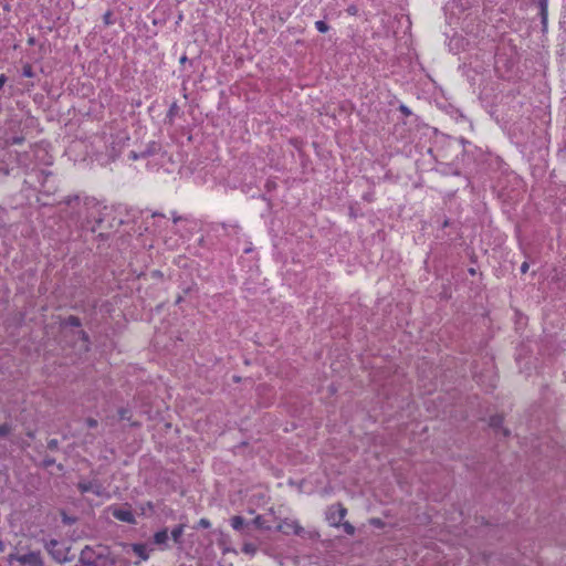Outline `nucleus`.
Returning a JSON list of instances; mask_svg holds the SVG:
<instances>
[{"label": "nucleus", "mask_w": 566, "mask_h": 566, "mask_svg": "<svg viewBox=\"0 0 566 566\" xmlns=\"http://www.w3.org/2000/svg\"><path fill=\"white\" fill-rule=\"evenodd\" d=\"M276 528L285 535L294 534L311 539H317L319 537L318 532L306 531L296 520L292 518L281 520Z\"/></svg>", "instance_id": "1"}, {"label": "nucleus", "mask_w": 566, "mask_h": 566, "mask_svg": "<svg viewBox=\"0 0 566 566\" xmlns=\"http://www.w3.org/2000/svg\"><path fill=\"white\" fill-rule=\"evenodd\" d=\"M13 560L19 562L22 566H42L43 560L40 552H31L24 555L10 554L8 563L11 565Z\"/></svg>", "instance_id": "2"}, {"label": "nucleus", "mask_w": 566, "mask_h": 566, "mask_svg": "<svg viewBox=\"0 0 566 566\" xmlns=\"http://www.w3.org/2000/svg\"><path fill=\"white\" fill-rule=\"evenodd\" d=\"M45 548L57 563H64L67 560L69 548L64 547V545H62L59 541L51 539L46 542Z\"/></svg>", "instance_id": "3"}, {"label": "nucleus", "mask_w": 566, "mask_h": 566, "mask_svg": "<svg viewBox=\"0 0 566 566\" xmlns=\"http://www.w3.org/2000/svg\"><path fill=\"white\" fill-rule=\"evenodd\" d=\"M346 513L347 510L340 503H336L328 507L326 518L332 526L338 527L346 516Z\"/></svg>", "instance_id": "4"}, {"label": "nucleus", "mask_w": 566, "mask_h": 566, "mask_svg": "<svg viewBox=\"0 0 566 566\" xmlns=\"http://www.w3.org/2000/svg\"><path fill=\"white\" fill-rule=\"evenodd\" d=\"M113 516L122 522L126 523H135V517L132 511L126 509H114L113 510Z\"/></svg>", "instance_id": "5"}, {"label": "nucleus", "mask_w": 566, "mask_h": 566, "mask_svg": "<svg viewBox=\"0 0 566 566\" xmlns=\"http://www.w3.org/2000/svg\"><path fill=\"white\" fill-rule=\"evenodd\" d=\"M77 488L82 493L93 492L97 495L101 494V486L93 482H80Z\"/></svg>", "instance_id": "6"}, {"label": "nucleus", "mask_w": 566, "mask_h": 566, "mask_svg": "<svg viewBox=\"0 0 566 566\" xmlns=\"http://www.w3.org/2000/svg\"><path fill=\"white\" fill-rule=\"evenodd\" d=\"M93 549L88 546H86L84 549H82L80 555V562L84 564L85 566H96L94 560L92 559Z\"/></svg>", "instance_id": "7"}, {"label": "nucleus", "mask_w": 566, "mask_h": 566, "mask_svg": "<svg viewBox=\"0 0 566 566\" xmlns=\"http://www.w3.org/2000/svg\"><path fill=\"white\" fill-rule=\"evenodd\" d=\"M133 552L140 558V560H147L149 558V553L147 545L145 544H133Z\"/></svg>", "instance_id": "8"}, {"label": "nucleus", "mask_w": 566, "mask_h": 566, "mask_svg": "<svg viewBox=\"0 0 566 566\" xmlns=\"http://www.w3.org/2000/svg\"><path fill=\"white\" fill-rule=\"evenodd\" d=\"M244 524L245 521L242 516L235 515L231 518V526L237 531H241Z\"/></svg>", "instance_id": "9"}, {"label": "nucleus", "mask_w": 566, "mask_h": 566, "mask_svg": "<svg viewBox=\"0 0 566 566\" xmlns=\"http://www.w3.org/2000/svg\"><path fill=\"white\" fill-rule=\"evenodd\" d=\"M539 8H541V18H542V23L543 25L545 27L546 23H547V1L546 0H541L539 1Z\"/></svg>", "instance_id": "10"}, {"label": "nucleus", "mask_w": 566, "mask_h": 566, "mask_svg": "<svg viewBox=\"0 0 566 566\" xmlns=\"http://www.w3.org/2000/svg\"><path fill=\"white\" fill-rule=\"evenodd\" d=\"M168 539V533L166 530L164 531H160V532H157L155 535H154V541L156 544H164L166 543V541Z\"/></svg>", "instance_id": "11"}, {"label": "nucleus", "mask_w": 566, "mask_h": 566, "mask_svg": "<svg viewBox=\"0 0 566 566\" xmlns=\"http://www.w3.org/2000/svg\"><path fill=\"white\" fill-rule=\"evenodd\" d=\"M503 418L501 416H493L490 419V426L494 429L501 428Z\"/></svg>", "instance_id": "12"}, {"label": "nucleus", "mask_w": 566, "mask_h": 566, "mask_svg": "<svg viewBox=\"0 0 566 566\" xmlns=\"http://www.w3.org/2000/svg\"><path fill=\"white\" fill-rule=\"evenodd\" d=\"M182 532H184V527L182 525H179L177 527H175L172 531H171V536L172 538L175 539V542H178L179 538L181 537L182 535Z\"/></svg>", "instance_id": "13"}, {"label": "nucleus", "mask_w": 566, "mask_h": 566, "mask_svg": "<svg viewBox=\"0 0 566 566\" xmlns=\"http://www.w3.org/2000/svg\"><path fill=\"white\" fill-rule=\"evenodd\" d=\"M12 428L9 423L0 424V438L7 437L11 432Z\"/></svg>", "instance_id": "14"}, {"label": "nucleus", "mask_w": 566, "mask_h": 566, "mask_svg": "<svg viewBox=\"0 0 566 566\" xmlns=\"http://www.w3.org/2000/svg\"><path fill=\"white\" fill-rule=\"evenodd\" d=\"M399 111L405 118H413L412 112L406 105L401 104Z\"/></svg>", "instance_id": "15"}, {"label": "nucleus", "mask_w": 566, "mask_h": 566, "mask_svg": "<svg viewBox=\"0 0 566 566\" xmlns=\"http://www.w3.org/2000/svg\"><path fill=\"white\" fill-rule=\"evenodd\" d=\"M242 551L245 554L254 555L255 552H256V547L253 544H251V543H247V544L243 545Z\"/></svg>", "instance_id": "16"}, {"label": "nucleus", "mask_w": 566, "mask_h": 566, "mask_svg": "<svg viewBox=\"0 0 566 566\" xmlns=\"http://www.w3.org/2000/svg\"><path fill=\"white\" fill-rule=\"evenodd\" d=\"M344 528V532L348 535H354L355 533V527L349 523V522H344L343 524H340Z\"/></svg>", "instance_id": "17"}, {"label": "nucleus", "mask_w": 566, "mask_h": 566, "mask_svg": "<svg viewBox=\"0 0 566 566\" xmlns=\"http://www.w3.org/2000/svg\"><path fill=\"white\" fill-rule=\"evenodd\" d=\"M66 324L74 326V327H78L81 325V321L76 316H69L66 319Z\"/></svg>", "instance_id": "18"}, {"label": "nucleus", "mask_w": 566, "mask_h": 566, "mask_svg": "<svg viewBox=\"0 0 566 566\" xmlns=\"http://www.w3.org/2000/svg\"><path fill=\"white\" fill-rule=\"evenodd\" d=\"M22 74L25 77H32L33 76V70L30 64H25L22 69Z\"/></svg>", "instance_id": "19"}, {"label": "nucleus", "mask_w": 566, "mask_h": 566, "mask_svg": "<svg viewBox=\"0 0 566 566\" xmlns=\"http://www.w3.org/2000/svg\"><path fill=\"white\" fill-rule=\"evenodd\" d=\"M315 27L322 33H325L328 31V25L324 21H317L315 23Z\"/></svg>", "instance_id": "20"}, {"label": "nucleus", "mask_w": 566, "mask_h": 566, "mask_svg": "<svg viewBox=\"0 0 566 566\" xmlns=\"http://www.w3.org/2000/svg\"><path fill=\"white\" fill-rule=\"evenodd\" d=\"M253 524L259 527V528H268L265 525H264V521H263V517L262 516H256L254 520H253Z\"/></svg>", "instance_id": "21"}, {"label": "nucleus", "mask_w": 566, "mask_h": 566, "mask_svg": "<svg viewBox=\"0 0 566 566\" xmlns=\"http://www.w3.org/2000/svg\"><path fill=\"white\" fill-rule=\"evenodd\" d=\"M118 416H119V418H120L122 420H124V419H129V411H128L127 409H125V408H120V409L118 410Z\"/></svg>", "instance_id": "22"}, {"label": "nucleus", "mask_w": 566, "mask_h": 566, "mask_svg": "<svg viewBox=\"0 0 566 566\" xmlns=\"http://www.w3.org/2000/svg\"><path fill=\"white\" fill-rule=\"evenodd\" d=\"M48 448L52 451L57 450L59 448V441L56 439H52L48 442Z\"/></svg>", "instance_id": "23"}, {"label": "nucleus", "mask_w": 566, "mask_h": 566, "mask_svg": "<svg viewBox=\"0 0 566 566\" xmlns=\"http://www.w3.org/2000/svg\"><path fill=\"white\" fill-rule=\"evenodd\" d=\"M86 424H87L88 428H95V427H97L98 422L94 418H87L86 419Z\"/></svg>", "instance_id": "24"}, {"label": "nucleus", "mask_w": 566, "mask_h": 566, "mask_svg": "<svg viewBox=\"0 0 566 566\" xmlns=\"http://www.w3.org/2000/svg\"><path fill=\"white\" fill-rule=\"evenodd\" d=\"M54 463H55V460L53 458L48 457L43 460L44 468H49V467L53 465Z\"/></svg>", "instance_id": "25"}, {"label": "nucleus", "mask_w": 566, "mask_h": 566, "mask_svg": "<svg viewBox=\"0 0 566 566\" xmlns=\"http://www.w3.org/2000/svg\"><path fill=\"white\" fill-rule=\"evenodd\" d=\"M23 139V137H14L11 140H7V144H21Z\"/></svg>", "instance_id": "26"}, {"label": "nucleus", "mask_w": 566, "mask_h": 566, "mask_svg": "<svg viewBox=\"0 0 566 566\" xmlns=\"http://www.w3.org/2000/svg\"><path fill=\"white\" fill-rule=\"evenodd\" d=\"M111 18H112V12H111V11H107V12L104 14V22H105L106 24H111V23H112Z\"/></svg>", "instance_id": "27"}, {"label": "nucleus", "mask_w": 566, "mask_h": 566, "mask_svg": "<svg viewBox=\"0 0 566 566\" xmlns=\"http://www.w3.org/2000/svg\"><path fill=\"white\" fill-rule=\"evenodd\" d=\"M199 525H200L201 527H203V528H208V527L210 526V522H209L208 520H206V518H201V520L199 521Z\"/></svg>", "instance_id": "28"}, {"label": "nucleus", "mask_w": 566, "mask_h": 566, "mask_svg": "<svg viewBox=\"0 0 566 566\" xmlns=\"http://www.w3.org/2000/svg\"><path fill=\"white\" fill-rule=\"evenodd\" d=\"M80 335L85 343L88 342V335L84 331H80Z\"/></svg>", "instance_id": "29"}, {"label": "nucleus", "mask_w": 566, "mask_h": 566, "mask_svg": "<svg viewBox=\"0 0 566 566\" xmlns=\"http://www.w3.org/2000/svg\"><path fill=\"white\" fill-rule=\"evenodd\" d=\"M528 270V263L527 262H524L522 265H521V272L522 273H526Z\"/></svg>", "instance_id": "30"}, {"label": "nucleus", "mask_w": 566, "mask_h": 566, "mask_svg": "<svg viewBox=\"0 0 566 566\" xmlns=\"http://www.w3.org/2000/svg\"><path fill=\"white\" fill-rule=\"evenodd\" d=\"M6 81H7V77L4 75H0V90L4 85Z\"/></svg>", "instance_id": "31"}, {"label": "nucleus", "mask_w": 566, "mask_h": 566, "mask_svg": "<svg viewBox=\"0 0 566 566\" xmlns=\"http://www.w3.org/2000/svg\"><path fill=\"white\" fill-rule=\"evenodd\" d=\"M6 551V544L3 541H0V552L3 553Z\"/></svg>", "instance_id": "32"}, {"label": "nucleus", "mask_w": 566, "mask_h": 566, "mask_svg": "<svg viewBox=\"0 0 566 566\" xmlns=\"http://www.w3.org/2000/svg\"><path fill=\"white\" fill-rule=\"evenodd\" d=\"M188 61L186 55H182L179 60L180 64H185Z\"/></svg>", "instance_id": "33"}, {"label": "nucleus", "mask_w": 566, "mask_h": 566, "mask_svg": "<svg viewBox=\"0 0 566 566\" xmlns=\"http://www.w3.org/2000/svg\"><path fill=\"white\" fill-rule=\"evenodd\" d=\"M356 11H357V10H356V8H355V7H349V8H348V12H349L350 14H355V13H356Z\"/></svg>", "instance_id": "34"}, {"label": "nucleus", "mask_w": 566, "mask_h": 566, "mask_svg": "<svg viewBox=\"0 0 566 566\" xmlns=\"http://www.w3.org/2000/svg\"><path fill=\"white\" fill-rule=\"evenodd\" d=\"M502 433H503L504 437H507L510 432H509L507 429H502Z\"/></svg>", "instance_id": "35"}, {"label": "nucleus", "mask_w": 566, "mask_h": 566, "mask_svg": "<svg viewBox=\"0 0 566 566\" xmlns=\"http://www.w3.org/2000/svg\"><path fill=\"white\" fill-rule=\"evenodd\" d=\"M375 525H379L380 524V521L379 520H373L371 521Z\"/></svg>", "instance_id": "36"}, {"label": "nucleus", "mask_w": 566, "mask_h": 566, "mask_svg": "<svg viewBox=\"0 0 566 566\" xmlns=\"http://www.w3.org/2000/svg\"><path fill=\"white\" fill-rule=\"evenodd\" d=\"M63 520H64V522H66V523H71V522H72V521H71L69 517H66V516H64V518H63Z\"/></svg>", "instance_id": "37"}, {"label": "nucleus", "mask_w": 566, "mask_h": 566, "mask_svg": "<svg viewBox=\"0 0 566 566\" xmlns=\"http://www.w3.org/2000/svg\"><path fill=\"white\" fill-rule=\"evenodd\" d=\"M182 301V297L179 296L177 300H176V303L179 304L180 302Z\"/></svg>", "instance_id": "38"}]
</instances>
